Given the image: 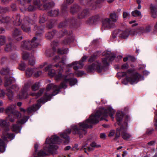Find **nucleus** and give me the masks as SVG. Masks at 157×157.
Here are the masks:
<instances>
[{
  "mask_svg": "<svg viewBox=\"0 0 157 157\" xmlns=\"http://www.w3.org/2000/svg\"><path fill=\"white\" fill-rule=\"evenodd\" d=\"M100 111L98 112L96 115L97 116L92 117L90 116L89 118L86 120L85 121L79 123L77 124H74L71 126V129H67L65 130L63 133L60 134L61 138L66 139V140L64 142V144L68 143L69 138V135L70 134L71 132L74 135L77 134L79 135L80 138L83 137L82 135H86V129L89 128H92V124H95L98 122V118Z\"/></svg>",
  "mask_w": 157,
  "mask_h": 157,
  "instance_id": "1",
  "label": "nucleus"
},
{
  "mask_svg": "<svg viewBox=\"0 0 157 157\" xmlns=\"http://www.w3.org/2000/svg\"><path fill=\"white\" fill-rule=\"evenodd\" d=\"M102 55L105 56L102 59V63L103 65L101 66V63L98 61H96L94 63L88 65L86 69L88 73H91L95 70L99 73L102 72L104 70V71L107 69V67L109 65V61H113L115 56L114 54L112 53L109 51L104 52Z\"/></svg>",
  "mask_w": 157,
  "mask_h": 157,
  "instance_id": "2",
  "label": "nucleus"
},
{
  "mask_svg": "<svg viewBox=\"0 0 157 157\" xmlns=\"http://www.w3.org/2000/svg\"><path fill=\"white\" fill-rule=\"evenodd\" d=\"M61 141V140L59 137L56 135L51 136L50 139L48 138L46 139L45 144H49L48 147L46 146L44 148V150H40L37 151L38 147V145L37 144H35L34 146L35 152L39 157L35 156V157H40L47 155L49 153H52L53 151L55 150L58 149V147L55 145L59 144Z\"/></svg>",
  "mask_w": 157,
  "mask_h": 157,
  "instance_id": "3",
  "label": "nucleus"
},
{
  "mask_svg": "<svg viewBox=\"0 0 157 157\" xmlns=\"http://www.w3.org/2000/svg\"><path fill=\"white\" fill-rule=\"evenodd\" d=\"M52 88L53 89V92L52 94L48 95L47 93H45L43 97L37 100V103L27 108V113H31L33 111L38 110L41 106V105L40 104V103L43 104L48 100H50L52 96H54L58 94L60 89L61 88L60 85L57 86L52 83H51L48 85L46 88V91H49Z\"/></svg>",
  "mask_w": 157,
  "mask_h": 157,
  "instance_id": "4",
  "label": "nucleus"
},
{
  "mask_svg": "<svg viewBox=\"0 0 157 157\" xmlns=\"http://www.w3.org/2000/svg\"><path fill=\"white\" fill-rule=\"evenodd\" d=\"M33 25V30L35 31V36L33 38L31 41L27 40L21 42V47L24 49L31 50L39 45L44 27L43 26H38L35 23Z\"/></svg>",
  "mask_w": 157,
  "mask_h": 157,
  "instance_id": "5",
  "label": "nucleus"
},
{
  "mask_svg": "<svg viewBox=\"0 0 157 157\" xmlns=\"http://www.w3.org/2000/svg\"><path fill=\"white\" fill-rule=\"evenodd\" d=\"M124 121L122 125L119 128H117L115 134V137L114 139L117 140L121 136L122 138L125 140H128L131 137V135L126 132L128 125V121L130 120V118L129 116L126 115L124 118Z\"/></svg>",
  "mask_w": 157,
  "mask_h": 157,
  "instance_id": "6",
  "label": "nucleus"
},
{
  "mask_svg": "<svg viewBox=\"0 0 157 157\" xmlns=\"http://www.w3.org/2000/svg\"><path fill=\"white\" fill-rule=\"evenodd\" d=\"M0 125L1 127L4 128V131L2 132V138L3 140L0 139V151L3 152L5 150V143L3 141H6L7 138L13 139L15 137V135L13 133L8 132L10 128L9 125L5 121L1 120L0 122Z\"/></svg>",
  "mask_w": 157,
  "mask_h": 157,
  "instance_id": "7",
  "label": "nucleus"
},
{
  "mask_svg": "<svg viewBox=\"0 0 157 157\" xmlns=\"http://www.w3.org/2000/svg\"><path fill=\"white\" fill-rule=\"evenodd\" d=\"M63 69L61 67L60 70L59 72V75L56 76V80L63 79V82L60 83L61 88L66 89L67 87V84L69 83L70 85L72 86L75 85L77 82L76 78H73V74L70 73L69 75H66L62 74Z\"/></svg>",
  "mask_w": 157,
  "mask_h": 157,
  "instance_id": "8",
  "label": "nucleus"
},
{
  "mask_svg": "<svg viewBox=\"0 0 157 157\" xmlns=\"http://www.w3.org/2000/svg\"><path fill=\"white\" fill-rule=\"evenodd\" d=\"M99 111H100V113L98 114V115H97V116L99 115V116L98 118V122L99 120H105L106 121H107L108 120L105 119V118L108 116V114H109V116L112 119H113L114 118L113 116L115 113V111L110 107H108L107 109H105L104 108H100L94 114H92L90 116H92V117L97 116V115H96V113L98 112Z\"/></svg>",
  "mask_w": 157,
  "mask_h": 157,
  "instance_id": "9",
  "label": "nucleus"
},
{
  "mask_svg": "<svg viewBox=\"0 0 157 157\" xmlns=\"http://www.w3.org/2000/svg\"><path fill=\"white\" fill-rule=\"evenodd\" d=\"M127 72L129 73L130 77H127L122 81V82L124 84L127 85L128 82L131 84L136 83L139 80H142L144 79V77L138 73H134L130 70H128Z\"/></svg>",
  "mask_w": 157,
  "mask_h": 157,
  "instance_id": "10",
  "label": "nucleus"
},
{
  "mask_svg": "<svg viewBox=\"0 0 157 157\" xmlns=\"http://www.w3.org/2000/svg\"><path fill=\"white\" fill-rule=\"evenodd\" d=\"M32 85L31 81H28L25 84L21 92L17 95V98L20 99L26 98L28 96L27 91L30 88Z\"/></svg>",
  "mask_w": 157,
  "mask_h": 157,
  "instance_id": "11",
  "label": "nucleus"
},
{
  "mask_svg": "<svg viewBox=\"0 0 157 157\" xmlns=\"http://www.w3.org/2000/svg\"><path fill=\"white\" fill-rule=\"evenodd\" d=\"M65 64L64 61V60L62 59L60 62H59V63L56 64L54 65V66L58 68L57 70V73H56L55 70L53 69H50L49 70L48 72V75L51 76L53 77L55 76V78L56 80H56V76L59 75V72L60 70L61 67L63 69V66Z\"/></svg>",
  "mask_w": 157,
  "mask_h": 157,
  "instance_id": "12",
  "label": "nucleus"
},
{
  "mask_svg": "<svg viewBox=\"0 0 157 157\" xmlns=\"http://www.w3.org/2000/svg\"><path fill=\"white\" fill-rule=\"evenodd\" d=\"M101 30L109 29L115 26V24L109 18H106L102 21Z\"/></svg>",
  "mask_w": 157,
  "mask_h": 157,
  "instance_id": "13",
  "label": "nucleus"
},
{
  "mask_svg": "<svg viewBox=\"0 0 157 157\" xmlns=\"http://www.w3.org/2000/svg\"><path fill=\"white\" fill-rule=\"evenodd\" d=\"M19 89L18 86L16 84L13 85L7 89V94L9 100H11L13 99V91H17Z\"/></svg>",
  "mask_w": 157,
  "mask_h": 157,
  "instance_id": "14",
  "label": "nucleus"
},
{
  "mask_svg": "<svg viewBox=\"0 0 157 157\" xmlns=\"http://www.w3.org/2000/svg\"><path fill=\"white\" fill-rule=\"evenodd\" d=\"M80 3L83 5H88L90 7V9H95L97 7V5L95 4V0H86V2H84V0H78Z\"/></svg>",
  "mask_w": 157,
  "mask_h": 157,
  "instance_id": "15",
  "label": "nucleus"
},
{
  "mask_svg": "<svg viewBox=\"0 0 157 157\" xmlns=\"http://www.w3.org/2000/svg\"><path fill=\"white\" fill-rule=\"evenodd\" d=\"M21 33L22 32L21 30L17 28H15L12 32L13 37L17 41H20L22 39V36H21L18 37L21 35Z\"/></svg>",
  "mask_w": 157,
  "mask_h": 157,
  "instance_id": "16",
  "label": "nucleus"
},
{
  "mask_svg": "<svg viewBox=\"0 0 157 157\" xmlns=\"http://www.w3.org/2000/svg\"><path fill=\"white\" fill-rule=\"evenodd\" d=\"M21 116V114L19 112L15 110L12 115H9V120L11 122H14L16 118L19 119Z\"/></svg>",
  "mask_w": 157,
  "mask_h": 157,
  "instance_id": "17",
  "label": "nucleus"
},
{
  "mask_svg": "<svg viewBox=\"0 0 157 157\" xmlns=\"http://www.w3.org/2000/svg\"><path fill=\"white\" fill-rule=\"evenodd\" d=\"M11 21L16 25H19L21 24L22 20L21 19L19 14L14 15L11 18Z\"/></svg>",
  "mask_w": 157,
  "mask_h": 157,
  "instance_id": "18",
  "label": "nucleus"
},
{
  "mask_svg": "<svg viewBox=\"0 0 157 157\" xmlns=\"http://www.w3.org/2000/svg\"><path fill=\"white\" fill-rule=\"evenodd\" d=\"M16 107V105L15 104H12L10 105L5 109V112L9 117V115H12L13 112L15 111V109Z\"/></svg>",
  "mask_w": 157,
  "mask_h": 157,
  "instance_id": "19",
  "label": "nucleus"
},
{
  "mask_svg": "<svg viewBox=\"0 0 157 157\" xmlns=\"http://www.w3.org/2000/svg\"><path fill=\"white\" fill-rule=\"evenodd\" d=\"M89 14V10L84 9L78 14V17L79 19H84L88 16Z\"/></svg>",
  "mask_w": 157,
  "mask_h": 157,
  "instance_id": "20",
  "label": "nucleus"
},
{
  "mask_svg": "<svg viewBox=\"0 0 157 157\" xmlns=\"http://www.w3.org/2000/svg\"><path fill=\"white\" fill-rule=\"evenodd\" d=\"M81 9V7L77 4H74L71 6L70 12L72 14H74L78 12Z\"/></svg>",
  "mask_w": 157,
  "mask_h": 157,
  "instance_id": "21",
  "label": "nucleus"
},
{
  "mask_svg": "<svg viewBox=\"0 0 157 157\" xmlns=\"http://www.w3.org/2000/svg\"><path fill=\"white\" fill-rule=\"evenodd\" d=\"M87 58L86 56H83L81 59L78 62V66H75L73 68L75 70H77L79 68H82L83 66V62H84L86 59Z\"/></svg>",
  "mask_w": 157,
  "mask_h": 157,
  "instance_id": "22",
  "label": "nucleus"
},
{
  "mask_svg": "<svg viewBox=\"0 0 157 157\" xmlns=\"http://www.w3.org/2000/svg\"><path fill=\"white\" fill-rule=\"evenodd\" d=\"M76 22V20L75 18H72L70 19L66 20L63 22H62L60 23L59 25V27L60 28L65 27L67 25V22H69L71 24L75 23Z\"/></svg>",
  "mask_w": 157,
  "mask_h": 157,
  "instance_id": "23",
  "label": "nucleus"
},
{
  "mask_svg": "<svg viewBox=\"0 0 157 157\" xmlns=\"http://www.w3.org/2000/svg\"><path fill=\"white\" fill-rule=\"evenodd\" d=\"M151 16L154 18L157 17V5L151 4L150 8Z\"/></svg>",
  "mask_w": 157,
  "mask_h": 157,
  "instance_id": "24",
  "label": "nucleus"
},
{
  "mask_svg": "<svg viewBox=\"0 0 157 157\" xmlns=\"http://www.w3.org/2000/svg\"><path fill=\"white\" fill-rule=\"evenodd\" d=\"M21 124L19 121H17V124H13L11 129L12 131L16 133L19 132L21 128Z\"/></svg>",
  "mask_w": 157,
  "mask_h": 157,
  "instance_id": "25",
  "label": "nucleus"
},
{
  "mask_svg": "<svg viewBox=\"0 0 157 157\" xmlns=\"http://www.w3.org/2000/svg\"><path fill=\"white\" fill-rule=\"evenodd\" d=\"M124 114V113L122 111H119L116 113V119L118 125L121 124Z\"/></svg>",
  "mask_w": 157,
  "mask_h": 157,
  "instance_id": "26",
  "label": "nucleus"
},
{
  "mask_svg": "<svg viewBox=\"0 0 157 157\" xmlns=\"http://www.w3.org/2000/svg\"><path fill=\"white\" fill-rule=\"evenodd\" d=\"M134 32V31L133 30L127 29L125 31L123 32L119 35V36L121 38L125 39L130 34Z\"/></svg>",
  "mask_w": 157,
  "mask_h": 157,
  "instance_id": "27",
  "label": "nucleus"
},
{
  "mask_svg": "<svg viewBox=\"0 0 157 157\" xmlns=\"http://www.w3.org/2000/svg\"><path fill=\"white\" fill-rule=\"evenodd\" d=\"M14 48L13 44L12 42H10L6 44L4 48L6 52H10L12 51Z\"/></svg>",
  "mask_w": 157,
  "mask_h": 157,
  "instance_id": "28",
  "label": "nucleus"
},
{
  "mask_svg": "<svg viewBox=\"0 0 157 157\" xmlns=\"http://www.w3.org/2000/svg\"><path fill=\"white\" fill-rule=\"evenodd\" d=\"M14 81V79L12 77H10L9 78H6L4 83L5 86L6 88L7 87L12 83H13Z\"/></svg>",
  "mask_w": 157,
  "mask_h": 157,
  "instance_id": "29",
  "label": "nucleus"
},
{
  "mask_svg": "<svg viewBox=\"0 0 157 157\" xmlns=\"http://www.w3.org/2000/svg\"><path fill=\"white\" fill-rule=\"evenodd\" d=\"M99 20V16L98 15H95L90 17L88 20L90 23H96Z\"/></svg>",
  "mask_w": 157,
  "mask_h": 157,
  "instance_id": "30",
  "label": "nucleus"
},
{
  "mask_svg": "<svg viewBox=\"0 0 157 157\" xmlns=\"http://www.w3.org/2000/svg\"><path fill=\"white\" fill-rule=\"evenodd\" d=\"M56 33V31L55 29H53L52 32H48L46 33L45 35L46 37L48 39H52Z\"/></svg>",
  "mask_w": 157,
  "mask_h": 157,
  "instance_id": "31",
  "label": "nucleus"
},
{
  "mask_svg": "<svg viewBox=\"0 0 157 157\" xmlns=\"http://www.w3.org/2000/svg\"><path fill=\"white\" fill-rule=\"evenodd\" d=\"M21 28L24 32L29 33L31 31L29 25L23 24L21 26Z\"/></svg>",
  "mask_w": 157,
  "mask_h": 157,
  "instance_id": "32",
  "label": "nucleus"
},
{
  "mask_svg": "<svg viewBox=\"0 0 157 157\" xmlns=\"http://www.w3.org/2000/svg\"><path fill=\"white\" fill-rule=\"evenodd\" d=\"M56 22V21L53 19L49 20L47 22V27L48 29H52L54 27Z\"/></svg>",
  "mask_w": 157,
  "mask_h": 157,
  "instance_id": "33",
  "label": "nucleus"
},
{
  "mask_svg": "<svg viewBox=\"0 0 157 157\" xmlns=\"http://www.w3.org/2000/svg\"><path fill=\"white\" fill-rule=\"evenodd\" d=\"M59 13V11L58 10H53L48 12V15L51 17H56L58 15Z\"/></svg>",
  "mask_w": 157,
  "mask_h": 157,
  "instance_id": "34",
  "label": "nucleus"
},
{
  "mask_svg": "<svg viewBox=\"0 0 157 157\" xmlns=\"http://www.w3.org/2000/svg\"><path fill=\"white\" fill-rule=\"evenodd\" d=\"M54 6V3L53 2L46 3L44 4L43 7L45 10H49Z\"/></svg>",
  "mask_w": 157,
  "mask_h": 157,
  "instance_id": "35",
  "label": "nucleus"
},
{
  "mask_svg": "<svg viewBox=\"0 0 157 157\" xmlns=\"http://www.w3.org/2000/svg\"><path fill=\"white\" fill-rule=\"evenodd\" d=\"M109 16L112 20V21L115 22L117 21L118 18V16L116 14L115 12H114L110 13Z\"/></svg>",
  "mask_w": 157,
  "mask_h": 157,
  "instance_id": "36",
  "label": "nucleus"
},
{
  "mask_svg": "<svg viewBox=\"0 0 157 157\" xmlns=\"http://www.w3.org/2000/svg\"><path fill=\"white\" fill-rule=\"evenodd\" d=\"M68 10V6L66 3L64 2L62 5L61 7V11L62 14H65Z\"/></svg>",
  "mask_w": 157,
  "mask_h": 157,
  "instance_id": "37",
  "label": "nucleus"
},
{
  "mask_svg": "<svg viewBox=\"0 0 157 157\" xmlns=\"http://www.w3.org/2000/svg\"><path fill=\"white\" fill-rule=\"evenodd\" d=\"M23 24L29 25L33 23V21L29 17H25L23 19Z\"/></svg>",
  "mask_w": 157,
  "mask_h": 157,
  "instance_id": "38",
  "label": "nucleus"
},
{
  "mask_svg": "<svg viewBox=\"0 0 157 157\" xmlns=\"http://www.w3.org/2000/svg\"><path fill=\"white\" fill-rule=\"evenodd\" d=\"M34 71V69L28 68L25 71L26 76L28 77L31 76Z\"/></svg>",
  "mask_w": 157,
  "mask_h": 157,
  "instance_id": "39",
  "label": "nucleus"
},
{
  "mask_svg": "<svg viewBox=\"0 0 157 157\" xmlns=\"http://www.w3.org/2000/svg\"><path fill=\"white\" fill-rule=\"evenodd\" d=\"M47 19V16L44 14H42L40 15V17L39 22L40 23H44Z\"/></svg>",
  "mask_w": 157,
  "mask_h": 157,
  "instance_id": "40",
  "label": "nucleus"
},
{
  "mask_svg": "<svg viewBox=\"0 0 157 157\" xmlns=\"http://www.w3.org/2000/svg\"><path fill=\"white\" fill-rule=\"evenodd\" d=\"M74 39L73 38L71 37H67L63 41V43L64 44H69L72 42L73 41Z\"/></svg>",
  "mask_w": 157,
  "mask_h": 157,
  "instance_id": "41",
  "label": "nucleus"
},
{
  "mask_svg": "<svg viewBox=\"0 0 157 157\" xmlns=\"http://www.w3.org/2000/svg\"><path fill=\"white\" fill-rule=\"evenodd\" d=\"M10 70L8 68H4L1 70L0 71L1 74L2 75H9Z\"/></svg>",
  "mask_w": 157,
  "mask_h": 157,
  "instance_id": "42",
  "label": "nucleus"
},
{
  "mask_svg": "<svg viewBox=\"0 0 157 157\" xmlns=\"http://www.w3.org/2000/svg\"><path fill=\"white\" fill-rule=\"evenodd\" d=\"M6 38L4 35L0 36V46L4 45L6 43Z\"/></svg>",
  "mask_w": 157,
  "mask_h": 157,
  "instance_id": "43",
  "label": "nucleus"
},
{
  "mask_svg": "<svg viewBox=\"0 0 157 157\" xmlns=\"http://www.w3.org/2000/svg\"><path fill=\"white\" fill-rule=\"evenodd\" d=\"M56 51L53 50L52 48L51 49L47 50L46 51V55L48 57H52L54 55V53Z\"/></svg>",
  "mask_w": 157,
  "mask_h": 157,
  "instance_id": "44",
  "label": "nucleus"
},
{
  "mask_svg": "<svg viewBox=\"0 0 157 157\" xmlns=\"http://www.w3.org/2000/svg\"><path fill=\"white\" fill-rule=\"evenodd\" d=\"M44 89H40L37 93H33L31 94L33 96H35L36 98L40 97L43 93Z\"/></svg>",
  "mask_w": 157,
  "mask_h": 157,
  "instance_id": "45",
  "label": "nucleus"
},
{
  "mask_svg": "<svg viewBox=\"0 0 157 157\" xmlns=\"http://www.w3.org/2000/svg\"><path fill=\"white\" fill-rule=\"evenodd\" d=\"M33 3L35 5L37 6L39 9H41L42 4L41 3L40 0H33Z\"/></svg>",
  "mask_w": 157,
  "mask_h": 157,
  "instance_id": "46",
  "label": "nucleus"
},
{
  "mask_svg": "<svg viewBox=\"0 0 157 157\" xmlns=\"http://www.w3.org/2000/svg\"><path fill=\"white\" fill-rule=\"evenodd\" d=\"M132 15L134 17H142V15L140 12L137 10H136L134 11H133L132 12Z\"/></svg>",
  "mask_w": 157,
  "mask_h": 157,
  "instance_id": "47",
  "label": "nucleus"
},
{
  "mask_svg": "<svg viewBox=\"0 0 157 157\" xmlns=\"http://www.w3.org/2000/svg\"><path fill=\"white\" fill-rule=\"evenodd\" d=\"M39 82H36L31 86V88L33 91H36L39 89Z\"/></svg>",
  "mask_w": 157,
  "mask_h": 157,
  "instance_id": "48",
  "label": "nucleus"
},
{
  "mask_svg": "<svg viewBox=\"0 0 157 157\" xmlns=\"http://www.w3.org/2000/svg\"><path fill=\"white\" fill-rule=\"evenodd\" d=\"M68 51L67 48H65L64 49H59L58 50V53L61 54H63L67 53Z\"/></svg>",
  "mask_w": 157,
  "mask_h": 157,
  "instance_id": "49",
  "label": "nucleus"
},
{
  "mask_svg": "<svg viewBox=\"0 0 157 157\" xmlns=\"http://www.w3.org/2000/svg\"><path fill=\"white\" fill-rule=\"evenodd\" d=\"M28 64L31 66H33L35 64V60L34 57L32 56L31 57H30L29 60Z\"/></svg>",
  "mask_w": 157,
  "mask_h": 157,
  "instance_id": "50",
  "label": "nucleus"
},
{
  "mask_svg": "<svg viewBox=\"0 0 157 157\" xmlns=\"http://www.w3.org/2000/svg\"><path fill=\"white\" fill-rule=\"evenodd\" d=\"M26 64L23 62H21V63L19 64V69L21 71H24L25 70Z\"/></svg>",
  "mask_w": 157,
  "mask_h": 157,
  "instance_id": "51",
  "label": "nucleus"
},
{
  "mask_svg": "<svg viewBox=\"0 0 157 157\" xmlns=\"http://www.w3.org/2000/svg\"><path fill=\"white\" fill-rule=\"evenodd\" d=\"M59 33L60 34H61L62 35L61 36H60V37H61L62 36H63V34H67L68 35H71V34L72 33V32H68L67 31H66V30H64L63 31H61L59 32Z\"/></svg>",
  "mask_w": 157,
  "mask_h": 157,
  "instance_id": "52",
  "label": "nucleus"
},
{
  "mask_svg": "<svg viewBox=\"0 0 157 157\" xmlns=\"http://www.w3.org/2000/svg\"><path fill=\"white\" fill-rule=\"evenodd\" d=\"M22 56L24 59L26 60L29 57V54L26 52H23L22 53Z\"/></svg>",
  "mask_w": 157,
  "mask_h": 157,
  "instance_id": "53",
  "label": "nucleus"
},
{
  "mask_svg": "<svg viewBox=\"0 0 157 157\" xmlns=\"http://www.w3.org/2000/svg\"><path fill=\"white\" fill-rule=\"evenodd\" d=\"M29 117L27 116H24L20 121H19L21 124H22L25 123L28 120Z\"/></svg>",
  "mask_w": 157,
  "mask_h": 157,
  "instance_id": "54",
  "label": "nucleus"
},
{
  "mask_svg": "<svg viewBox=\"0 0 157 157\" xmlns=\"http://www.w3.org/2000/svg\"><path fill=\"white\" fill-rule=\"evenodd\" d=\"M122 16L124 19L129 18L130 16V13L129 12L124 11L123 13Z\"/></svg>",
  "mask_w": 157,
  "mask_h": 157,
  "instance_id": "55",
  "label": "nucleus"
},
{
  "mask_svg": "<svg viewBox=\"0 0 157 157\" xmlns=\"http://www.w3.org/2000/svg\"><path fill=\"white\" fill-rule=\"evenodd\" d=\"M152 26L150 25H147L145 29H144V33H148L151 30Z\"/></svg>",
  "mask_w": 157,
  "mask_h": 157,
  "instance_id": "56",
  "label": "nucleus"
},
{
  "mask_svg": "<svg viewBox=\"0 0 157 157\" xmlns=\"http://www.w3.org/2000/svg\"><path fill=\"white\" fill-rule=\"evenodd\" d=\"M9 10V9L8 8L5 7H0V13H5Z\"/></svg>",
  "mask_w": 157,
  "mask_h": 157,
  "instance_id": "57",
  "label": "nucleus"
},
{
  "mask_svg": "<svg viewBox=\"0 0 157 157\" xmlns=\"http://www.w3.org/2000/svg\"><path fill=\"white\" fill-rule=\"evenodd\" d=\"M58 44V42L56 41H54L52 43L51 45L52 47V48L53 49V50H55V51H56V47L57 46Z\"/></svg>",
  "mask_w": 157,
  "mask_h": 157,
  "instance_id": "58",
  "label": "nucleus"
},
{
  "mask_svg": "<svg viewBox=\"0 0 157 157\" xmlns=\"http://www.w3.org/2000/svg\"><path fill=\"white\" fill-rule=\"evenodd\" d=\"M11 22V18L10 17L7 16L4 17H3V23H9Z\"/></svg>",
  "mask_w": 157,
  "mask_h": 157,
  "instance_id": "59",
  "label": "nucleus"
},
{
  "mask_svg": "<svg viewBox=\"0 0 157 157\" xmlns=\"http://www.w3.org/2000/svg\"><path fill=\"white\" fill-rule=\"evenodd\" d=\"M127 73H128L127 72H119L117 73V75L118 77H123L126 75L127 74Z\"/></svg>",
  "mask_w": 157,
  "mask_h": 157,
  "instance_id": "60",
  "label": "nucleus"
},
{
  "mask_svg": "<svg viewBox=\"0 0 157 157\" xmlns=\"http://www.w3.org/2000/svg\"><path fill=\"white\" fill-rule=\"evenodd\" d=\"M36 9L35 7L32 5H30L28 8V10L30 12L34 11Z\"/></svg>",
  "mask_w": 157,
  "mask_h": 157,
  "instance_id": "61",
  "label": "nucleus"
},
{
  "mask_svg": "<svg viewBox=\"0 0 157 157\" xmlns=\"http://www.w3.org/2000/svg\"><path fill=\"white\" fill-rule=\"evenodd\" d=\"M97 56L96 55H93L91 56L89 59V61L90 62L94 61L95 60V59L97 58Z\"/></svg>",
  "mask_w": 157,
  "mask_h": 157,
  "instance_id": "62",
  "label": "nucleus"
},
{
  "mask_svg": "<svg viewBox=\"0 0 157 157\" xmlns=\"http://www.w3.org/2000/svg\"><path fill=\"white\" fill-rule=\"evenodd\" d=\"M90 145L92 147L98 148L101 147L100 145L97 144L96 143L94 142H93L91 143Z\"/></svg>",
  "mask_w": 157,
  "mask_h": 157,
  "instance_id": "63",
  "label": "nucleus"
},
{
  "mask_svg": "<svg viewBox=\"0 0 157 157\" xmlns=\"http://www.w3.org/2000/svg\"><path fill=\"white\" fill-rule=\"evenodd\" d=\"M154 131V129H148L146 131L145 134L147 135H150L153 133Z\"/></svg>",
  "mask_w": 157,
  "mask_h": 157,
  "instance_id": "64",
  "label": "nucleus"
}]
</instances>
